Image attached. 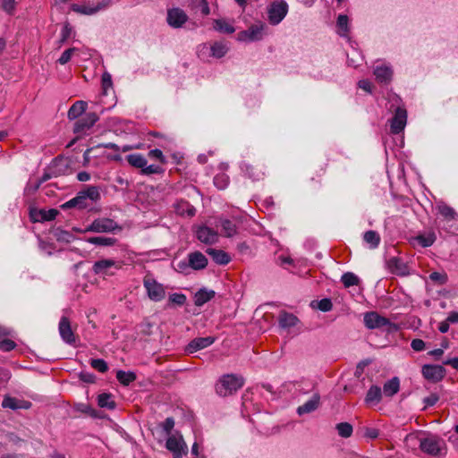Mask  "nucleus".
<instances>
[{
  "instance_id": "f257e3e1",
  "label": "nucleus",
  "mask_w": 458,
  "mask_h": 458,
  "mask_svg": "<svg viewBox=\"0 0 458 458\" xmlns=\"http://www.w3.org/2000/svg\"><path fill=\"white\" fill-rule=\"evenodd\" d=\"M244 385L242 377L234 374L224 375L216 384V393L219 396H228L236 393Z\"/></svg>"
},
{
  "instance_id": "f03ea898",
  "label": "nucleus",
  "mask_w": 458,
  "mask_h": 458,
  "mask_svg": "<svg viewBox=\"0 0 458 458\" xmlns=\"http://www.w3.org/2000/svg\"><path fill=\"white\" fill-rule=\"evenodd\" d=\"M363 320L365 327L369 329H381L386 327L388 332L397 329V326L394 323L376 311L365 313Z\"/></svg>"
},
{
  "instance_id": "7ed1b4c3",
  "label": "nucleus",
  "mask_w": 458,
  "mask_h": 458,
  "mask_svg": "<svg viewBox=\"0 0 458 458\" xmlns=\"http://www.w3.org/2000/svg\"><path fill=\"white\" fill-rule=\"evenodd\" d=\"M288 4L284 0H275L267 6V18L271 25L279 24L288 13Z\"/></svg>"
},
{
  "instance_id": "20e7f679",
  "label": "nucleus",
  "mask_w": 458,
  "mask_h": 458,
  "mask_svg": "<svg viewBox=\"0 0 458 458\" xmlns=\"http://www.w3.org/2000/svg\"><path fill=\"white\" fill-rule=\"evenodd\" d=\"M420 450L432 456L443 455V451L445 449V444L444 440L437 437H428L420 439Z\"/></svg>"
},
{
  "instance_id": "39448f33",
  "label": "nucleus",
  "mask_w": 458,
  "mask_h": 458,
  "mask_svg": "<svg viewBox=\"0 0 458 458\" xmlns=\"http://www.w3.org/2000/svg\"><path fill=\"white\" fill-rule=\"evenodd\" d=\"M122 268V264L114 259H103L96 261L92 267V272L95 275L101 276L104 278L113 276L115 272Z\"/></svg>"
},
{
  "instance_id": "423d86ee",
  "label": "nucleus",
  "mask_w": 458,
  "mask_h": 458,
  "mask_svg": "<svg viewBox=\"0 0 458 458\" xmlns=\"http://www.w3.org/2000/svg\"><path fill=\"white\" fill-rule=\"evenodd\" d=\"M143 286L147 291L148 297L153 301H161L165 297V290L162 284L155 278L146 276L143 279Z\"/></svg>"
},
{
  "instance_id": "0eeeda50",
  "label": "nucleus",
  "mask_w": 458,
  "mask_h": 458,
  "mask_svg": "<svg viewBox=\"0 0 458 458\" xmlns=\"http://www.w3.org/2000/svg\"><path fill=\"white\" fill-rule=\"evenodd\" d=\"M165 447L173 454L174 458H182L188 454V446L182 436H169L165 442Z\"/></svg>"
},
{
  "instance_id": "6e6552de",
  "label": "nucleus",
  "mask_w": 458,
  "mask_h": 458,
  "mask_svg": "<svg viewBox=\"0 0 458 458\" xmlns=\"http://www.w3.org/2000/svg\"><path fill=\"white\" fill-rule=\"evenodd\" d=\"M116 229H121L118 224L111 218H97L95 219L84 232H94V233H111Z\"/></svg>"
},
{
  "instance_id": "1a4fd4ad",
  "label": "nucleus",
  "mask_w": 458,
  "mask_h": 458,
  "mask_svg": "<svg viewBox=\"0 0 458 458\" xmlns=\"http://www.w3.org/2000/svg\"><path fill=\"white\" fill-rule=\"evenodd\" d=\"M266 28V24L259 22L252 24L247 30L239 32L238 39L241 41H259L263 38V30Z\"/></svg>"
},
{
  "instance_id": "9d476101",
  "label": "nucleus",
  "mask_w": 458,
  "mask_h": 458,
  "mask_svg": "<svg viewBox=\"0 0 458 458\" xmlns=\"http://www.w3.org/2000/svg\"><path fill=\"white\" fill-rule=\"evenodd\" d=\"M390 122V131L399 134L403 131L407 123V111L403 106H397Z\"/></svg>"
},
{
  "instance_id": "9b49d317",
  "label": "nucleus",
  "mask_w": 458,
  "mask_h": 458,
  "mask_svg": "<svg viewBox=\"0 0 458 458\" xmlns=\"http://www.w3.org/2000/svg\"><path fill=\"white\" fill-rule=\"evenodd\" d=\"M98 119V115L96 113H87L83 117L75 122L73 132L79 135L85 134Z\"/></svg>"
},
{
  "instance_id": "f8f14e48",
  "label": "nucleus",
  "mask_w": 458,
  "mask_h": 458,
  "mask_svg": "<svg viewBox=\"0 0 458 458\" xmlns=\"http://www.w3.org/2000/svg\"><path fill=\"white\" fill-rule=\"evenodd\" d=\"M187 21L188 15L181 8L174 7L167 11L166 21L170 27L181 28Z\"/></svg>"
},
{
  "instance_id": "ddd939ff",
  "label": "nucleus",
  "mask_w": 458,
  "mask_h": 458,
  "mask_svg": "<svg viewBox=\"0 0 458 458\" xmlns=\"http://www.w3.org/2000/svg\"><path fill=\"white\" fill-rule=\"evenodd\" d=\"M423 377L432 382L441 381L445 376V369L442 365L426 364L422 367Z\"/></svg>"
},
{
  "instance_id": "4468645a",
  "label": "nucleus",
  "mask_w": 458,
  "mask_h": 458,
  "mask_svg": "<svg viewBox=\"0 0 458 458\" xmlns=\"http://www.w3.org/2000/svg\"><path fill=\"white\" fill-rule=\"evenodd\" d=\"M59 334L64 343L70 345H74L76 343L75 335L72 329L71 323L68 318L62 317L59 321Z\"/></svg>"
},
{
  "instance_id": "2eb2a0df",
  "label": "nucleus",
  "mask_w": 458,
  "mask_h": 458,
  "mask_svg": "<svg viewBox=\"0 0 458 458\" xmlns=\"http://www.w3.org/2000/svg\"><path fill=\"white\" fill-rule=\"evenodd\" d=\"M386 267L392 274L396 276H404L410 273L407 264L398 257L388 259L386 260Z\"/></svg>"
},
{
  "instance_id": "dca6fc26",
  "label": "nucleus",
  "mask_w": 458,
  "mask_h": 458,
  "mask_svg": "<svg viewBox=\"0 0 458 458\" xmlns=\"http://www.w3.org/2000/svg\"><path fill=\"white\" fill-rule=\"evenodd\" d=\"M32 406L31 402L12 397L8 394L4 395L2 401V407L4 409L16 410H29Z\"/></svg>"
},
{
  "instance_id": "f3484780",
  "label": "nucleus",
  "mask_w": 458,
  "mask_h": 458,
  "mask_svg": "<svg viewBox=\"0 0 458 458\" xmlns=\"http://www.w3.org/2000/svg\"><path fill=\"white\" fill-rule=\"evenodd\" d=\"M196 236L199 241L206 244H213L217 242V233L212 228L201 225L196 231Z\"/></svg>"
},
{
  "instance_id": "a211bd4d",
  "label": "nucleus",
  "mask_w": 458,
  "mask_h": 458,
  "mask_svg": "<svg viewBox=\"0 0 458 458\" xmlns=\"http://www.w3.org/2000/svg\"><path fill=\"white\" fill-rule=\"evenodd\" d=\"M216 338L213 336L196 337L192 339L186 347V352L193 353L197 351L202 350L213 344Z\"/></svg>"
},
{
  "instance_id": "6ab92c4d",
  "label": "nucleus",
  "mask_w": 458,
  "mask_h": 458,
  "mask_svg": "<svg viewBox=\"0 0 458 458\" xmlns=\"http://www.w3.org/2000/svg\"><path fill=\"white\" fill-rule=\"evenodd\" d=\"M208 259L200 251H193L188 254V265L193 270H202L208 266Z\"/></svg>"
},
{
  "instance_id": "aec40b11",
  "label": "nucleus",
  "mask_w": 458,
  "mask_h": 458,
  "mask_svg": "<svg viewBox=\"0 0 458 458\" xmlns=\"http://www.w3.org/2000/svg\"><path fill=\"white\" fill-rule=\"evenodd\" d=\"M107 3H98L96 5L72 4L71 10L85 15H91L107 6Z\"/></svg>"
},
{
  "instance_id": "412c9836",
  "label": "nucleus",
  "mask_w": 458,
  "mask_h": 458,
  "mask_svg": "<svg viewBox=\"0 0 458 458\" xmlns=\"http://www.w3.org/2000/svg\"><path fill=\"white\" fill-rule=\"evenodd\" d=\"M58 214V210L55 208L32 210L30 211V218L34 222L52 221L55 219Z\"/></svg>"
},
{
  "instance_id": "4be33fe9",
  "label": "nucleus",
  "mask_w": 458,
  "mask_h": 458,
  "mask_svg": "<svg viewBox=\"0 0 458 458\" xmlns=\"http://www.w3.org/2000/svg\"><path fill=\"white\" fill-rule=\"evenodd\" d=\"M376 80L382 84H388L392 81L393 70L387 65H377L374 69Z\"/></svg>"
},
{
  "instance_id": "5701e85b",
  "label": "nucleus",
  "mask_w": 458,
  "mask_h": 458,
  "mask_svg": "<svg viewBox=\"0 0 458 458\" xmlns=\"http://www.w3.org/2000/svg\"><path fill=\"white\" fill-rule=\"evenodd\" d=\"M243 174L252 181H259L264 176V172L258 165H254L246 162L241 165Z\"/></svg>"
},
{
  "instance_id": "b1692460",
  "label": "nucleus",
  "mask_w": 458,
  "mask_h": 458,
  "mask_svg": "<svg viewBox=\"0 0 458 458\" xmlns=\"http://www.w3.org/2000/svg\"><path fill=\"white\" fill-rule=\"evenodd\" d=\"M174 210L176 214L182 216L192 217L196 214V208L184 199H180L175 203Z\"/></svg>"
},
{
  "instance_id": "393cba45",
  "label": "nucleus",
  "mask_w": 458,
  "mask_h": 458,
  "mask_svg": "<svg viewBox=\"0 0 458 458\" xmlns=\"http://www.w3.org/2000/svg\"><path fill=\"white\" fill-rule=\"evenodd\" d=\"M206 252L212 258L215 263L218 265H227L231 261L230 255L223 250L208 248Z\"/></svg>"
},
{
  "instance_id": "a878e982",
  "label": "nucleus",
  "mask_w": 458,
  "mask_h": 458,
  "mask_svg": "<svg viewBox=\"0 0 458 458\" xmlns=\"http://www.w3.org/2000/svg\"><path fill=\"white\" fill-rule=\"evenodd\" d=\"M320 396L318 394H315L311 399L304 403L302 405H300L297 408V413L299 415H303L307 413H310L316 411L319 405Z\"/></svg>"
},
{
  "instance_id": "bb28decb",
  "label": "nucleus",
  "mask_w": 458,
  "mask_h": 458,
  "mask_svg": "<svg viewBox=\"0 0 458 458\" xmlns=\"http://www.w3.org/2000/svg\"><path fill=\"white\" fill-rule=\"evenodd\" d=\"M437 236L434 232H428L422 234H419L412 238V244H418L422 248H427L434 244Z\"/></svg>"
},
{
  "instance_id": "cd10ccee",
  "label": "nucleus",
  "mask_w": 458,
  "mask_h": 458,
  "mask_svg": "<svg viewBox=\"0 0 458 458\" xmlns=\"http://www.w3.org/2000/svg\"><path fill=\"white\" fill-rule=\"evenodd\" d=\"M215 291L208 290L207 288H201L194 295V304L198 307H201L205 303L212 300L215 297Z\"/></svg>"
},
{
  "instance_id": "c85d7f7f",
  "label": "nucleus",
  "mask_w": 458,
  "mask_h": 458,
  "mask_svg": "<svg viewBox=\"0 0 458 458\" xmlns=\"http://www.w3.org/2000/svg\"><path fill=\"white\" fill-rule=\"evenodd\" d=\"M89 206L88 202H85V197L80 194V191L77 193L76 197L72 199L66 201L65 203L61 205V208L65 210L69 208H78L84 209Z\"/></svg>"
},
{
  "instance_id": "c756f323",
  "label": "nucleus",
  "mask_w": 458,
  "mask_h": 458,
  "mask_svg": "<svg viewBox=\"0 0 458 458\" xmlns=\"http://www.w3.org/2000/svg\"><path fill=\"white\" fill-rule=\"evenodd\" d=\"M298 322V318L289 312L281 311L278 317V323L282 328H290L294 327Z\"/></svg>"
},
{
  "instance_id": "7c9ffc66",
  "label": "nucleus",
  "mask_w": 458,
  "mask_h": 458,
  "mask_svg": "<svg viewBox=\"0 0 458 458\" xmlns=\"http://www.w3.org/2000/svg\"><path fill=\"white\" fill-rule=\"evenodd\" d=\"M400 389V380L397 377H394L386 381L383 386V394L387 397H392L398 393Z\"/></svg>"
},
{
  "instance_id": "2f4dec72",
  "label": "nucleus",
  "mask_w": 458,
  "mask_h": 458,
  "mask_svg": "<svg viewBox=\"0 0 458 458\" xmlns=\"http://www.w3.org/2000/svg\"><path fill=\"white\" fill-rule=\"evenodd\" d=\"M87 106H88V104L85 101H82V100L76 101L75 103L72 104V106L68 110V114H67L68 118L70 120H74V119L79 118V116L81 115L85 112Z\"/></svg>"
},
{
  "instance_id": "473e14b6",
  "label": "nucleus",
  "mask_w": 458,
  "mask_h": 458,
  "mask_svg": "<svg viewBox=\"0 0 458 458\" xmlns=\"http://www.w3.org/2000/svg\"><path fill=\"white\" fill-rule=\"evenodd\" d=\"M73 411L86 414L91 418H100L99 411L92 408L89 403H75L72 405Z\"/></svg>"
},
{
  "instance_id": "72a5a7b5",
  "label": "nucleus",
  "mask_w": 458,
  "mask_h": 458,
  "mask_svg": "<svg viewBox=\"0 0 458 458\" xmlns=\"http://www.w3.org/2000/svg\"><path fill=\"white\" fill-rule=\"evenodd\" d=\"M80 194L85 197V202H88V199L97 202L101 197L99 188L93 185L87 186L85 190L80 191Z\"/></svg>"
},
{
  "instance_id": "f704fd0d",
  "label": "nucleus",
  "mask_w": 458,
  "mask_h": 458,
  "mask_svg": "<svg viewBox=\"0 0 458 458\" xmlns=\"http://www.w3.org/2000/svg\"><path fill=\"white\" fill-rule=\"evenodd\" d=\"M220 226L222 227V234L225 237H233L237 233L236 225L229 219H220Z\"/></svg>"
},
{
  "instance_id": "c9c22d12",
  "label": "nucleus",
  "mask_w": 458,
  "mask_h": 458,
  "mask_svg": "<svg viewBox=\"0 0 458 458\" xmlns=\"http://www.w3.org/2000/svg\"><path fill=\"white\" fill-rule=\"evenodd\" d=\"M363 240L366 243L369 245L370 249H376L378 247L381 238L377 232L373 230H369L364 233Z\"/></svg>"
},
{
  "instance_id": "e433bc0d",
  "label": "nucleus",
  "mask_w": 458,
  "mask_h": 458,
  "mask_svg": "<svg viewBox=\"0 0 458 458\" xmlns=\"http://www.w3.org/2000/svg\"><path fill=\"white\" fill-rule=\"evenodd\" d=\"M382 398V390L377 386H371L367 392L365 402L367 403H379Z\"/></svg>"
},
{
  "instance_id": "4c0bfd02",
  "label": "nucleus",
  "mask_w": 458,
  "mask_h": 458,
  "mask_svg": "<svg viewBox=\"0 0 458 458\" xmlns=\"http://www.w3.org/2000/svg\"><path fill=\"white\" fill-rule=\"evenodd\" d=\"M98 404L101 408L114 410L116 407V403L113 400L111 394L103 393L98 396Z\"/></svg>"
},
{
  "instance_id": "58836bf2",
  "label": "nucleus",
  "mask_w": 458,
  "mask_h": 458,
  "mask_svg": "<svg viewBox=\"0 0 458 458\" xmlns=\"http://www.w3.org/2000/svg\"><path fill=\"white\" fill-rule=\"evenodd\" d=\"M128 163L136 168H143L147 165V159L140 153L130 154L126 157Z\"/></svg>"
},
{
  "instance_id": "ea45409f",
  "label": "nucleus",
  "mask_w": 458,
  "mask_h": 458,
  "mask_svg": "<svg viewBox=\"0 0 458 458\" xmlns=\"http://www.w3.org/2000/svg\"><path fill=\"white\" fill-rule=\"evenodd\" d=\"M87 242L98 246H113L117 240L113 237L95 236L88 238Z\"/></svg>"
},
{
  "instance_id": "a19ab883",
  "label": "nucleus",
  "mask_w": 458,
  "mask_h": 458,
  "mask_svg": "<svg viewBox=\"0 0 458 458\" xmlns=\"http://www.w3.org/2000/svg\"><path fill=\"white\" fill-rule=\"evenodd\" d=\"M211 55L216 58H221L225 55L228 51V47L225 43L216 41L210 47Z\"/></svg>"
},
{
  "instance_id": "79ce46f5",
  "label": "nucleus",
  "mask_w": 458,
  "mask_h": 458,
  "mask_svg": "<svg viewBox=\"0 0 458 458\" xmlns=\"http://www.w3.org/2000/svg\"><path fill=\"white\" fill-rule=\"evenodd\" d=\"M136 374L132 371L118 370L116 372L117 380L123 386H129L136 380Z\"/></svg>"
},
{
  "instance_id": "37998d69",
  "label": "nucleus",
  "mask_w": 458,
  "mask_h": 458,
  "mask_svg": "<svg viewBox=\"0 0 458 458\" xmlns=\"http://www.w3.org/2000/svg\"><path fill=\"white\" fill-rule=\"evenodd\" d=\"M438 208V213L446 220V221H453V220H455L458 216L457 213L455 212V210L448 206V205H445V204H442V205H439L437 207Z\"/></svg>"
},
{
  "instance_id": "c03bdc74",
  "label": "nucleus",
  "mask_w": 458,
  "mask_h": 458,
  "mask_svg": "<svg viewBox=\"0 0 458 458\" xmlns=\"http://www.w3.org/2000/svg\"><path fill=\"white\" fill-rule=\"evenodd\" d=\"M349 19L345 14H340L337 18V27L339 29L338 34L341 37H347L349 32Z\"/></svg>"
},
{
  "instance_id": "a18cd8bd",
  "label": "nucleus",
  "mask_w": 458,
  "mask_h": 458,
  "mask_svg": "<svg viewBox=\"0 0 458 458\" xmlns=\"http://www.w3.org/2000/svg\"><path fill=\"white\" fill-rule=\"evenodd\" d=\"M341 282L344 287L349 288L351 286L358 285L360 284V278L352 272H346L342 276Z\"/></svg>"
},
{
  "instance_id": "49530a36",
  "label": "nucleus",
  "mask_w": 458,
  "mask_h": 458,
  "mask_svg": "<svg viewBox=\"0 0 458 458\" xmlns=\"http://www.w3.org/2000/svg\"><path fill=\"white\" fill-rule=\"evenodd\" d=\"M335 428L338 435L344 438L350 437L353 432L352 426L348 422H340L336 424Z\"/></svg>"
},
{
  "instance_id": "de8ad7c7",
  "label": "nucleus",
  "mask_w": 458,
  "mask_h": 458,
  "mask_svg": "<svg viewBox=\"0 0 458 458\" xmlns=\"http://www.w3.org/2000/svg\"><path fill=\"white\" fill-rule=\"evenodd\" d=\"M191 8L193 10H200L203 16H207L210 13L208 0H193L191 3Z\"/></svg>"
},
{
  "instance_id": "09e8293b",
  "label": "nucleus",
  "mask_w": 458,
  "mask_h": 458,
  "mask_svg": "<svg viewBox=\"0 0 458 458\" xmlns=\"http://www.w3.org/2000/svg\"><path fill=\"white\" fill-rule=\"evenodd\" d=\"M214 28L215 30L220 31V32H224V33H227V34H232L234 32V28L227 23L226 21H223V20H215L214 21Z\"/></svg>"
},
{
  "instance_id": "8fccbe9b",
  "label": "nucleus",
  "mask_w": 458,
  "mask_h": 458,
  "mask_svg": "<svg viewBox=\"0 0 458 458\" xmlns=\"http://www.w3.org/2000/svg\"><path fill=\"white\" fill-rule=\"evenodd\" d=\"M229 183V177L222 173L218 174L214 177V184L219 190H224Z\"/></svg>"
},
{
  "instance_id": "3c124183",
  "label": "nucleus",
  "mask_w": 458,
  "mask_h": 458,
  "mask_svg": "<svg viewBox=\"0 0 458 458\" xmlns=\"http://www.w3.org/2000/svg\"><path fill=\"white\" fill-rule=\"evenodd\" d=\"M429 279L439 285H443L447 283L448 276L445 272L440 273L435 271L429 274Z\"/></svg>"
},
{
  "instance_id": "603ef678",
  "label": "nucleus",
  "mask_w": 458,
  "mask_h": 458,
  "mask_svg": "<svg viewBox=\"0 0 458 458\" xmlns=\"http://www.w3.org/2000/svg\"><path fill=\"white\" fill-rule=\"evenodd\" d=\"M90 366L94 369H96L101 373H105L108 370V365L103 359H91Z\"/></svg>"
},
{
  "instance_id": "864d4df0",
  "label": "nucleus",
  "mask_w": 458,
  "mask_h": 458,
  "mask_svg": "<svg viewBox=\"0 0 458 458\" xmlns=\"http://www.w3.org/2000/svg\"><path fill=\"white\" fill-rule=\"evenodd\" d=\"M72 27L69 22H65L63 26V29L61 30V38H60V44L64 43L72 35Z\"/></svg>"
},
{
  "instance_id": "5fc2aeb1",
  "label": "nucleus",
  "mask_w": 458,
  "mask_h": 458,
  "mask_svg": "<svg viewBox=\"0 0 458 458\" xmlns=\"http://www.w3.org/2000/svg\"><path fill=\"white\" fill-rule=\"evenodd\" d=\"M163 168L160 167L159 165H145L142 170H141V174H146V175H149V174H161L163 173Z\"/></svg>"
},
{
  "instance_id": "6e6d98bb",
  "label": "nucleus",
  "mask_w": 458,
  "mask_h": 458,
  "mask_svg": "<svg viewBox=\"0 0 458 458\" xmlns=\"http://www.w3.org/2000/svg\"><path fill=\"white\" fill-rule=\"evenodd\" d=\"M169 301L179 306H182L186 302V296L183 293H172L169 296Z\"/></svg>"
},
{
  "instance_id": "4d7b16f0",
  "label": "nucleus",
  "mask_w": 458,
  "mask_h": 458,
  "mask_svg": "<svg viewBox=\"0 0 458 458\" xmlns=\"http://www.w3.org/2000/svg\"><path fill=\"white\" fill-rule=\"evenodd\" d=\"M77 49L75 47H71V48H68L65 51H64L63 54L61 55V56L59 57V59H58V63L60 64H67L71 60L73 53Z\"/></svg>"
},
{
  "instance_id": "13d9d810",
  "label": "nucleus",
  "mask_w": 458,
  "mask_h": 458,
  "mask_svg": "<svg viewBox=\"0 0 458 458\" xmlns=\"http://www.w3.org/2000/svg\"><path fill=\"white\" fill-rule=\"evenodd\" d=\"M55 236L58 241H64L66 242H71L73 240V235L71 233L64 230L57 229Z\"/></svg>"
},
{
  "instance_id": "bf43d9fd",
  "label": "nucleus",
  "mask_w": 458,
  "mask_h": 458,
  "mask_svg": "<svg viewBox=\"0 0 458 458\" xmlns=\"http://www.w3.org/2000/svg\"><path fill=\"white\" fill-rule=\"evenodd\" d=\"M16 347V344L14 341L11 339H3L0 340V351L10 352Z\"/></svg>"
},
{
  "instance_id": "052dcab7",
  "label": "nucleus",
  "mask_w": 458,
  "mask_h": 458,
  "mask_svg": "<svg viewBox=\"0 0 458 458\" xmlns=\"http://www.w3.org/2000/svg\"><path fill=\"white\" fill-rule=\"evenodd\" d=\"M318 308L324 312L330 311L333 308L332 301L328 298H324L318 302Z\"/></svg>"
},
{
  "instance_id": "680f3d73",
  "label": "nucleus",
  "mask_w": 458,
  "mask_h": 458,
  "mask_svg": "<svg viewBox=\"0 0 458 458\" xmlns=\"http://www.w3.org/2000/svg\"><path fill=\"white\" fill-rule=\"evenodd\" d=\"M148 157L158 160L161 164L166 163V159H165V156L163 155L162 150L159 148L151 149L148 152Z\"/></svg>"
},
{
  "instance_id": "e2e57ef3",
  "label": "nucleus",
  "mask_w": 458,
  "mask_h": 458,
  "mask_svg": "<svg viewBox=\"0 0 458 458\" xmlns=\"http://www.w3.org/2000/svg\"><path fill=\"white\" fill-rule=\"evenodd\" d=\"M327 167V163L318 165V167H315L314 172L312 173V175L310 176V180L315 181L314 175H316L319 178L322 177L326 174Z\"/></svg>"
},
{
  "instance_id": "0e129e2a",
  "label": "nucleus",
  "mask_w": 458,
  "mask_h": 458,
  "mask_svg": "<svg viewBox=\"0 0 458 458\" xmlns=\"http://www.w3.org/2000/svg\"><path fill=\"white\" fill-rule=\"evenodd\" d=\"M15 0H2V8L9 14H12L15 10Z\"/></svg>"
},
{
  "instance_id": "69168bd1",
  "label": "nucleus",
  "mask_w": 458,
  "mask_h": 458,
  "mask_svg": "<svg viewBox=\"0 0 458 458\" xmlns=\"http://www.w3.org/2000/svg\"><path fill=\"white\" fill-rule=\"evenodd\" d=\"M40 185L38 180L35 182L30 181L26 185L25 191L28 194H34L39 189Z\"/></svg>"
},
{
  "instance_id": "338daca9",
  "label": "nucleus",
  "mask_w": 458,
  "mask_h": 458,
  "mask_svg": "<svg viewBox=\"0 0 458 458\" xmlns=\"http://www.w3.org/2000/svg\"><path fill=\"white\" fill-rule=\"evenodd\" d=\"M438 400H439V396L437 394H431L430 395L425 397L423 399L425 408L434 406L437 403Z\"/></svg>"
},
{
  "instance_id": "774afa93",
  "label": "nucleus",
  "mask_w": 458,
  "mask_h": 458,
  "mask_svg": "<svg viewBox=\"0 0 458 458\" xmlns=\"http://www.w3.org/2000/svg\"><path fill=\"white\" fill-rule=\"evenodd\" d=\"M425 342L421 339H413L411 343V347L415 351V352H421L425 349Z\"/></svg>"
}]
</instances>
